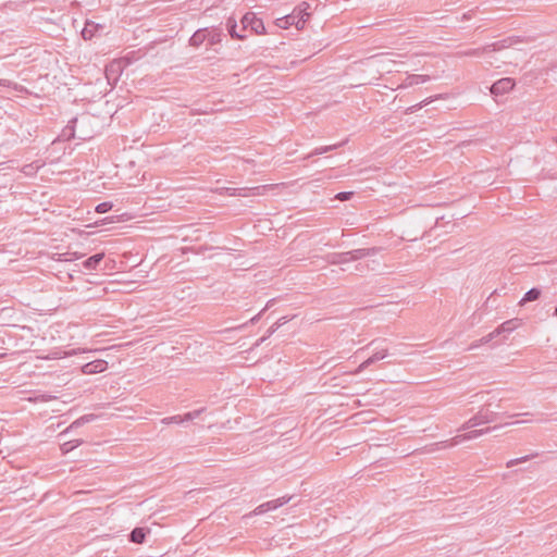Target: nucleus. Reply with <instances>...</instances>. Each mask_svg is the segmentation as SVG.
Listing matches in <instances>:
<instances>
[{
    "instance_id": "37998d69",
    "label": "nucleus",
    "mask_w": 557,
    "mask_h": 557,
    "mask_svg": "<svg viewBox=\"0 0 557 557\" xmlns=\"http://www.w3.org/2000/svg\"><path fill=\"white\" fill-rule=\"evenodd\" d=\"M286 321H287V320H286V318H281V319L276 322V326H278V327H280L281 325H283L284 323H286Z\"/></svg>"
},
{
    "instance_id": "f3484780",
    "label": "nucleus",
    "mask_w": 557,
    "mask_h": 557,
    "mask_svg": "<svg viewBox=\"0 0 557 557\" xmlns=\"http://www.w3.org/2000/svg\"><path fill=\"white\" fill-rule=\"evenodd\" d=\"M104 255L103 253H96L91 257H89L85 262H84V267L87 269V270H95L97 268V265L99 264V262L103 259Z\"/></svg>"
},
{
    "instance_id": "f704fd0d",
    "label": "nucleus",
    "mask_w": 557,
    "mask_h": 557,
    "mask_svg": "<svg viewBox=\"0 0 557 557\" xmlns=\"http://www.w3.org/2000/svg\"><path fill=\"white\" fill-rule=\"evenodd\" d=\"M351 196H352L351 191H342V193H338L335 198L341 201H345V200L350 199Z\"/></svg>"
},
{
    "instance_id": "f257e3e1",
    "label": "nucleus",
    "mask_w": 557,
    "mask_h": 557,
    "mask_svg": "<svg viewBox=\"0 0 557 557\" xmlns=\"http://www.w3.org/2000/svg\"><path fill=\"white\" fill-rule=\"evenodd\" d=\"M496 419V413L493 411H483L480 410L476 414L471 417L468 421H466L459 429V431L470 430L472 428L494 422Z\"/></svg>"
},
{
    "instance_id": "6ab92c4d",
    "label": "nucleus",
    "mask_w": 557,
    "mask_h": 557,
    "mask_svg": "<svg viewBox=\"0 0 557 557\" xmlns=\"http://www.w3.org/2000/svg\"><path fill=\"white\" fill-rule=\"evenodd\" d=\"M387 355H388V350L387 349L377 350L371 357H369L366 360V363H369L371 366L374 362L380 361V360L386 358Z\"/></svg>"
},
{
    "instance_id": "1a4fd4ad",
    "label": "nucleus",
    "mask_w": 557,
    "mask_h": 557,
    "mask_svg": "<svg viewBox=\"0 0 557 557\" xmlns=\"http://www.w3.org/2000/svg\"><path fill=\"white\" fill-rule=\"evenodd\" d=\"M108 368V362L102 359L94 360L88 362L82 367V371L84 374H96L106 371Z\"/></svg>"
},
{
    "instance_id": "f03ea898",
    "label": "nucleus",
    "mask_w": 557,
    "mask_h": 557,
    "mask_svg": "<svg viewBox=\"0 0 557 557\" xmlns=\"http://www.w3.org/2000/svg\"><path fill=\"white\" fill-rule=\"evenodd\" d=\"M494 429H496V426L480 429V430H472L465 434L456 435L450 441L441 442V443H438V445H442V447H444V448L456 446V445L460 444L461 442L475 440V438L491 432Z\"/></svg>"
},
{
    "instance_id": "473e14b6",
    "label": "nucleus",
    "mask_w": 557,
    "mask_h": 557,
    "mask_svg": "<svg viewBox=\"0 0 557 557\" xmlns=\"http://www.w3.org/2000/svg\"><path fill=\"white\" fill-rule=\"evenodd\" d=\"M496 336H498V333H495V330L493 332H491L490 334H487L486 336L482 337L480 339V343L482 344H487L490 343L492 339H494Z\"/></svg>"
},
{
    "instance_id": "58836bf2",
    "label": "nucleus",
    "mask_w": 557,
    "mask_h": 557,
    "mask_svg": "<svg viewBox=\"0 0 557 557\" xmlns=\"http://www.w3.org/2000/svg\"><path fill=\"white\" fill-rule=\"evenodd\" d=\"M369 366L370 364L366 363V360H364L362 363H360V366L352 373H355V374L360 373L361 371L367 369Z\"/></svg>"
},
{
    "instance_id": "2eb2a0df",
    "label": "nucleus",
    "mask_w": 557,
    "mask_h": 557,
    "mask_svg": "<svg viewBox=\"0 0 557 557\" xmlns=\"http://www.w3.org/2000/svg\"><path fill=\"white\" fill-rule=\"evenodd\" d=\"M540 296H541V290L539 288H531L530 290H528L524 294V296L520 300L519 305L523 306L525 302L534 301V300L539 299Z\"/></svg>"
},
{
    "instance_id": "9d476101",
    "label": "nucleus",
    "mask_w": 557,
    "mask_h": 557,
    "mask_svg": "<svg viewBox=\"0 0 557 557\" xmlns=\"http://www.w3.org/2000/svg\"><path fill=\"white\" fill-rule=\"evenodd\" d=\"M520 325V320L511 319L502 323L497 329H495V333H510L515 331Z\"/></svg>"
},
{
    "instance_id": "39448f33",
    "label": "nucleus",
    "mask_w": 557,
    "mask_h": 557,
    "mask_svg": "<svg viewBox=\"0 0 557 557\" xmlns=\"http://www.w3.org/2000/svg\"><path fill=\"white\" fill-rule=\"evenodd\" d=\"M310 4L308 2H301L292 14H296V28L302 29L307 18L310 16Z\"/></svg>"
},
{
    "instance_id": "79ce46f5",
    "label": "nucleus",
    "mask_w": 557,
    "mask_h": 557,
    "mask_svg": "<svg viewBox=\"0 0 557 557\" xmlns=\"http://www.w3.org/2000/svg\"><path fill=\"white\" fill-rule=\"evenodd\" d=\"M11 85L10 81L7 79H0V86L9 87Z\"/></svg>"
},
{
    "instance_id": "f8f14e48",
    "label": "nucleus",
    "mask_w": 557,
    "mask_h": 557,
    "mask_svg": "<svg viewBox=\"0 0 557 557\" xmlns=\"http://www.w3.org/2000/svg\"><path fill=\"white\" fill-rule=\"evenodd\" d=\"M149 532V530H146L144 528H135L131 534L129 539L132 542L136 544H141L145 541L146 534Z\"/></svg>"
},
{
    "instance_id": "a878e982",
    "label": "nucleus",
    "mask_w": 557,
    "mask_h": 557,
    "mask_svg": "<svg viewBox=\"0 0 557 557\" xmlns=\"http://www.w3.org/2000/svg\"><path fill=\"white\" fill-rule=\"evenodd\" d=\"M161 422L163 424H171V423H176V424H180V423H183L184 422V419H182V416H172V417H168V418H163L161 420Z\"/></svg>"
},
{
    "instance_id": "dca6fc26",
    "label": "nucleus",
    "mask_w": 557,
    "mask_h": 557,
    "mask_svg": "<svg viewBox=\"0 0 557 557\" xmlns=\"http://www.w3.org/2000/svg\"><path fill=\"white\" fill-rule=\"evenodd\" d=\"M226 27L228 29L230 35L235 39H244L246 36L244 34L237 33L236 27L237 23L234 18L230 17L226 22Z\"/></svg>"
},
{
    "instance_id": "a19ab883",
    "label": "nucleus",
    "mask_w": 557,
    "mask_h": 557,
    "mask_svg": "<svg viewBox=\"0 0 557 557\" xmlns=\"http://www.w3.org/2000/svg\"><path fill=\"white\" fill-rule=\"evenodd\" d=\"M480 345H483L482 343H480V341H479V342H475V343H473V344H471V345L469 346L468 350L475 349V348H478Z\"/></svg>"
},
{
    "instance_id": "4468645a",
    "label": "nucleus",
    "mask_w": 557,
    "mask_h": 557,
    "mask_svg": "<svg viewBox=\"0 0 557 557\" xmlns=\"http://www.w3.org/2000/svg\"><path fill=\"white\" fill-rule=\"evenodd\" d=\"M207 38V30L199 29L197 30L189 39V42L194 47L200 46Z\"/></svg>"
},
{
    "instance_id": "c9c22d12",
    "label": "nucleus",
    "mask_w": 557,
    "mask_h": 557,
    "mask_svg": "<svg viewBox=\"0 0 557 557\" xmlns=\"http://www.w3.org/2000/svg\"><path fill=\"white\" fill-rule=\"evenodd\" d=\"M273 302H274V299L269 300V301H268V304H267V306H265V308H264L260 313H258L257 315H255L253 318H251L250 322H251L252 324H253V323H256V322L260 319L261 313H262L264 310H267L268 308H270V307L272 306V304H273Z\"/></svg>"
},
{
    "instance_id": "2f4dec72",
    "label": "nucleus",
    "mask_w": 557,
    "mask_h": 557,
    "mask_svg": "<svg viewBox=\"0 0 557 557\" xmlns=\"http://www.w3.org/2000/svg\"><path fill=\"white\" fill-rule=\"evenodd\" d=\"M268 511H271V509L268 508L267 503H263V504L259 505L258 507H256V509L253 510V513L255 515H262V513L268 512Z\"/></svg>"
},
{
    "instance_id": "ea45409f",
    "label": "nucleus",
    "mask_w": 557,
    "mask_h": 557,
    "mask_svg": "<svg viewBox=\"0 0 557 557\" xmlns=\"http://www.w3.org/2000/svg\"><path fill=\"white\" fill-rule=\"evenodd\" d=\"M278 329V326H276V323H274L268 331V336H271L276 330Z\"/></svg>"
},
{
    "instance_id": "c85d7f7f",
    "label": "nucleus",
    "mask_w": 557,
    "mask_h": 557,
    "mask_svg": "<svg viewBox=\"0 0 557 557\" xmlns=\"http://www.w3.org/2000/svg\"><path fill=\"white\" fill-rule=\"evenodd\" d=\"M111 209H112V203L111 202H101V203H99L96 207V211L98 213H106V212H108Z\"/></svg>"
},
{
    "instance_id": "ddd939ff",
    "label": "nucleus",
    "mask_w": 557,
    "mask_h": 557,
    "mask_svg": "<svg viewBox=\"0 0 557 557\" xmlns=\"http://www.w3.org/2000/svg\"><path fill=\"white\" fill-rule=\"evenodd\" d=\"M296 14H288L286 16L277 18L275 22L276 26L284 29H287L292 25L296 26Z\"/></svg>"
},
{
    "instance_id": "bb28decb",
    "label": "nucleus",
    "mask_w": 557,
    "mask_h": 557,
    "mask_svg": "<svg viewBox=\"0 0 557 557\" xmlns=\"http://www.w3.org/2000/svg\"><path fill=\"white\" fill-rule=\"evenodd\" d=\"M202 411H203V409H198V410L187 412L184 416H182V419H184V422L191 421V420L198 418Z\"/></svg>"
},
{
    "instance_id": "9b49d317",
    "label": "nucleus",
    "mask_w": 557,
    "mask_h": 557,
    "mask_svg": "<svg viewBox=\"0 0 557 557\" xmlns=\"http://www.w3.org/2000/svg\"><path fill=\"white\" fill-rule=\"evenodd\" d=\"M388 55H394V53H382V54H375V55H372L371 59L372 60H375V62L377 63V65L382 69H387L388 72H391V70L388 69V63H395V60L393 59H389Z\"/></svg>"
},
{
    "instance_id": "a211bd4d",
    "label": "nucleus",
    "mask_w": 557,
    "mask_h": 557,
    "mask_svg": "<svg viewBox=\"0 0 557 557\" xmlns=\"http://www.w3.org/2000/svg\"><path fill=\"white\" fill-rule=\"evenodd\" d=\"M265 188H267L265 186H257V187H253V188L233 189V193H231V195H233V196L238 195V196L246 197V196H248L246 190H252L253 195H260V190H263Z\"/></svg>"
},
{
    "instance_id": "cd10ccee",
    "label": "nucleus",
    "mask_w": 557,
    "mask_h": 557,
    "mask_svg": "<svg viewBox=\"0 0 557 557\" xmlns=\"http://www.w3.org/2000/svg\"><path fill=\"white\" fill-rule=\"evenodd\" d=\"M342 144H338V145H331V146H323V147H320V148H317L312 154H323V153H326L333 149H336L337 147H339Z\"/></svg>"
},
{
    "instance_id": "6e6552de",
    "label": "nucleus",
    "mask_w": 557,
    "mask_h": 557,
    "mask_svg": "<svg viewBox=\"0 0 557 557\" xmlns=\"http://www.w3.org/2000/svg\"><path fill=\"white\" fill-rule=\"evenodd\" d=\"M103 30H104V26L102 24L95 23L92 21H87L82 30V36L85 40H90L98 33H102Z\"/></svg>"
},
{
    "instance_id": "7ed1b4c3",
    "label": "nucleus",
    "mask_w": 557,
    "mask_h": 557,
    "mask_svg": "<svg viewBox=\"0 0 557 557\" xmlns=\"http://www.w3.org/2000/svg\"><path fill=\"white\" fill-rule=\"evenodd\" d=\"M380 251V248H359L347 252H342L343 258H341V264L360 260L367 257L375 256Z\"/></svg>"
},
{
    "instance_id": "393cba45",
    "label": "nucleus",
    "mask_w": 557,
    "mask_h": 557,
    "mask_svg": "<svg viewBox=\"0 0 557 557\" xmlns=\"http://www.w3.org/2000/svg\"><path fill=\"white\" fill-rule=\"evenodd\" d=\"M341 258H343L342 252H333L325 257L330 264H341Z\"/></svg>"
},
{
    "instance_id": "412c9836",
    "label": "nucleus",
    "mask_w": 557,
    "mask_h": 557,
    "mask_svg": "<svg viewBox=\"0 0 557 557\" xmlns=\"http://www.w3.org/2000/svg\"><path fill=\"white\" fill-rule=\"evenodd\" d=\"M82 443H83L82 440H74V441L65 442L64 444H62L61 450H62L63 454H67L72 449H74L77 446H79Z\"/></svg>"
},
{
    "instance_id": "4be33fe9",
    "label": "nucleus",
    "mask_w": 557,
    "mask_h": 557,
    "mask_svg": "<svg viewBox=\"0 0 557 557\" xmlns=\"http://www.w3.org/2000/svg\"><path fill=\"white\" fill-rule=\"evenodd\" d=\"M95 419V416L94 414H86V416H83L81 417L79 419L75 420L69 428V430L71 429H74V428H78L81 425H83L84 423H87V422H90Z\"/></svg>"
},
{
    "instance_id": "423d86ee",
    "label": "nucleus",
    "mask_w": 557,
    "mask_h": 557,
    "mask_svg": "<svg viewBox=\"0 0 557 557\" xmlns=\"http://www.w3.org/2000/svg\"><path fill=\"white\" fill-rule=\"evenodd\" d=\"M515 87V81L506 77L495 82L491 87V92L495 96L504 95Z\"/></svg>"
},
{
    "instance_id": "72a5a7b5",
    "label": "nucleus",
    "mask_w": 557,
    "mask_h": 557,
    "mask_svg": "<svg viewBox=\"0 0 557 557\" xmlns=\"http://www.w3.org/2000/svg\"><path fill=\"white\" fill-rule=\"evenodd\" d=\"M52 399H55L54 396H51V395H48V394H42L38 397H36L35 399L33 398H29L30 401H37V400H40V401H50Z\"/></svg>"
},
{
    "instance_id": "c03bdc74",
    "label": "nucleus",
    "mask_w": 557,
    "mask_h": 557,
    "mask_svg": "<svg viewBox=\"0 0 557 557\" xmlns=\"http://www.w3.org/2000/svg\"><path fill=\"white\" fill-rule=\"evenodd\" d=\"M268 336L261 337L257 343L256 346H259L261 343H263L267 339Z\"/></svg>"
},
{
    "instance_id": "20e7f679",
    "label": "nucleus",
    "mask_w": 557,
    "mask_h": 557,
    "mask_svg": "<svg viewBox=\"0 0 557 557\" xmlns=\"http://www.w3.org/2000/svg\"><path fill=\"white\" fill-rule=\"evenodd\" d=\"M243 29L250 28L256 35H264L265 26L263 21L256 16L253 12L246 13L242 18Z\"/></svg>"
},
{
    "instance_id": "5701e85b",
    "label": "nucleus",
    "mask_w": 557,
    "mask_h": 557,
    "mask_svg": "<svg viewBox=\"0 0 557 557\" xmlns=\"http://www.w3.org/2000/svg\"><path fill=\"white\" fill-rule=\"evenodd\" d=\"M417 74H410L406 77L405 82L398 86V88H408L414 85H419L418 81H416Z\"/></svg>"
},
{
    "instance_id": "c756f323",
    "label": "nucleus",
    "mask_w": 557,
    "mask_h": 557,
    "mask_svg": "<svg viewBox=\"0 0 557 557\" xmlns=\"http://www.w3.org/2000/svg\"><path fill=\"white\" fill-rule=\"evenodd\" d=\"M40 168V165H35L34 163H30V164H26L25 166H23V172L26 174V175H32L34 174L38 169Z\"/></svg>"
},
{
    "instance_id": "49530a36",
    "label": "nucleus",
    "mask_w": 557,
    "mask_h": 557,
    "mask_svg": "<svg viewBox=\"0 0 557 557\" xmlns=\"http://www.w3.org/2000/svg\"><path fill=\"white\" fill-rule=\"evenodd\" d=\"M555 314L557 315V306H556V309H555Z\"/></svg>"
},
{
    "instance_id": "a18cd8bd",
    "label": "nucleus",
    "mask_w": 557,
    "mask_h": 557,
    "mask_svg": "<svg viewBox=\"0 0 557 557\" xmlns=\"http://www.w3.org/2000/svg\"><path fill=\"white\" fill-rule=\"evenodd\" d=\"M5 356V354H0V358H3Z\"/></svg>"
},
{
    "instance_id": "0eeeda50",
    "label": "nucleus",
    "mask_w": 557,
    "mask_h": 557,
    "mask_svg": "<svg viewBox=\"0 0 557 557\" xmlns=\"http://www.w3.org/2000/svg\"><path fill=\"white\" fill-rule=\"evenodd\" d=\"M504 48H507V46L505 45V41H499V42H494V44L487 45L480 49H472V50L466 51L463 54L480 57L483 54H487L490 52L500 51Z\"/></svg>"
},
{
    "instance_id": "e433bc0d",
    "label": "nucleus",
    "mask_w": 557,
    "mask_h": 557,
    "mask_svg": "<svg viewBox=\"0 0 557 557\" xmlns=\"http://www.w3.org/2000/svg\"><path fill=\"white\" fill-rule=\"evenodd\" d=\"M414 79L418 81L419 84H424V83L430 82L431 77L429 75L417 74V78H414Z\"/></svg>"
},
{
    "instance_id": "7c9ffc66",
    "label": "nucleus",
    "mask_w": 557,
    "mask_h": 557,
    "mask_svg": "<svg viewBox=\"0 0 557 557\" xmlns=\"http://www.w3.org/2000/svg\"><path fill=\"white\" fill-rule=\"evenodd\" d=\"M529 458H530L529 456H523L521 458L510 459L509 461H507L506 466H507V468H511L520 462L528 461Z\"/></svg>"
},
{
    "instance_id": "b1692460",
    "label": "nucleus",
    "mask_w": 557,
    "mask_h": 557,
    "mask_svg": "<svg viewBox=\"0 0 557 557\" xmlns=\"http://www.w3.org/2000/svg\"><path fill=\"white\" fill-rule=\"evenodd\" d=\"M432 101L431 98H428V99H424L423 101L414 104V106H411L409 108L406 109L405 113L406 114H410V113H413L416 112L417 110L423 108L424 106L429 104L430 102Z\"/></svg>"
},
{
    "instance_id": "aec40b11",
    "label": "nucleus",
    "mask_w": 557,
    "mask_h": 557,
    "mask_svg": "<svg viewBox=\"0 0 557 557\" xmlns=\"http://www.w3.org/2000/svg\"><path fill=\"white\" fill-rule=\"evenodd\" d=\"M290 500V497H286V496H283V497H280L277 499H273V500H269L267 502V506L268 508H270L271 510H275L277 509L278 507L287 504L288 502Z\"/></svg>"
},
{
    "instance_id": "4c0bfd02",
    "label": "nucleus",
    "mask_w": 557,
    "mask_h": 557,
    "mask_svg": "<svg viewBox=\"0 0 557 557\" xmlns=\"http://www.w3.org/2000/svg\"><path fill=\"white\" fill-rule=\"evenodd\" d=\"M120 65H121V64H120V62H116V63H112V64H110V66H108V67H107V71H106V72H107V75L109 76V73H110V72H113V71H115V70H119V69H120Z\"/></svg>"
}]
</instances>
